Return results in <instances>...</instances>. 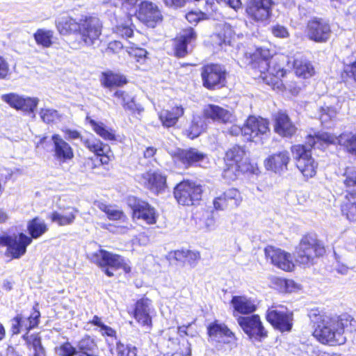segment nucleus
<instances>
[{
    "instance_id": "40",
    "label": "nucleus",
    "mask_w": 356,
    "mask_h": 356,
    "mask_svg": "<svg viewBox=\"0 0 356 356\" xmlns=\"http://www.w3.org/2000/svg\"><path fill=\"white\" fill-rule=\"evenodd\" d=\"M293 68L296 75L304 79L311 78L315 74L314 67L307 59H294Z\"/></svg>"
},
{
    "instance_id": "47",
    "label": "nucleus",
    "mask_w": 356,
    "mask_h": 356,
    "mask_svg": "<svg viewBox=\"0 0 356 356\" xmlns=\"http://www.w3.org/2000/svg\"><path fill=\"white\" fill-rule=\"evenodd\" d=\"M341 82L347 83L353 82L356 83V60L344 64L340 72Z\"/></svg>"
},
{
    "instance_id": "35",
    "label": "nucleus",
    "mask_w": 356,
    "mask_h": 356,
    "mask_svg": "<svg viewBox=\"0 0 356 356\" xmlns=\"http://www.w3.org/2000/svg\"><path fill=\"white\" fill-rule=\"evenodd\" d=\"M184 113L185 108L181 105H176L170 109L161 110L159 113V119L162 126L168 129L175 127Z\"/></svg>"
},
{
    "instance_id": "56",
    "label": "nucleus",
    "mask_w": 356,
    "mask_h": 356,
    "mask_svg": "<svg viewBox=\"0 0 356 356\" xmlns=\"http://www.w3.org/2000/svg\"><path fill=\"white\" fill-rule=\"evenodd\" d=\"M10 66L6 58L0 54V79H6L10 75Z\"/></svg>"
},
{
    "instance_id": "46",
    "label": "nucleus",
    "mask_w": 356,
    "mask_h": 356,
    "mask_svg": "<svg viewBox=\"0 0 356 356\" xmlns=\"http://www.w3.org/2000/svg\"><path fill=\"white\" fill-rule=\"evenodd\" d=\"M93 326H97L99 328V332L103 337H111L113 339H117V332L116 330L104 324L102 321V319L100 316L97 315H95L92 316V319H90L88 323Z\"/></svg>"
},
{
    "instance_id": "57",
    "label": "nucleus",
    "mask_w": 356,
    "mask_h": 356,
    "mask_svg": "<svg viewBox=\"0 0 356 356\" xmlns=\"http://www.w3.org/2000/svg\"><path fill=\"white\" fill-rule=\"evenodd\" d=\"M124 48L122 43L119 40H113L108 42L106 51L108 54H119Z\"/></svg>"
},
{
    "instance_id": "4",
    "label": "nucleus",
    "mask_w": 356,
    "mask_h": 356,
    "mask_svg": "<svg viewBox=\"0 0 356 356\" xmlns=\"http://www.w3.org/2000/svg\"><path fill=\"white\" fill-rule=\"evenodd\" d=\"M26 230L29 235L20 232L13 236L7 234H0V247H6L5 255L11 259H17L24 255L27 247L33 242L42 236L49 230V226L39 216H35L27 221Z\"/></svg>"
},
{
    "instance_id": "19",
    "label": "nucleus",
    "mask_w": 356,
    "mask_h": 356,
    "mask_svg": "<svg viewBox=\"0 0 356 356\" xmlns=\"http://www.w3.org/2000/svg\"><path fill=\"white\" fill-rule=\"evenodd\" d=\"M264 256L273 266L284 271L292 272L295 270L291 253L272 245L266 246L264 249Z\"/></svg>"
},
{
    "instance_id": "14",
    "label": "nucleus",
    "mask_w": 356,
    "mask_h": 356,
    "mask_svg": "<svg viewBox=\"0 0 356 356\" xmlns=\"http://www.w3.org/2000/svg\"><path fill=\"white\" fill-rule=\"evenodd\" d=\"M153 311L152 300L143 296L135 301L128 314L140 327L149 332L153 328Z\"/></svg>"
},
{
    "instance_id": "5",
    "label": "nucleus",
    "mask_w": 356,
    "mask_h": 356,
    "mask_svg": "<svg viewBox=\"0 0 356 356\" xmlns=\"http://www.w3.org/2000/svg\"><path fill=\"white\" fill-rule=\"evenodd\" d=\"M245 145L234 144L228 147L222 156L221 177L228 184L244 175H257L259 168L257 163L247 157Z\"/></svg>"
},
{
    "instance_id": "8",
    "label": "nucleus",
    "mask_w": 356,
    "mask_h": 356,
    "mask_svg": "<svg viewBox=\"0 0 356 356\" xmlns=\"http://www.w3.org/2000/svg\"><path fill=\"white\" fill-rule=\"evenodd\" d=\"M314 148L307 144H296L290 147L296 166L306 179L316 175L318 163L312 156Z\"/></svg>"
},
{
    "instance_id": "2",
    "label": "nucleus",
    "mask_w": 356,
    "mask_h": 356,
    "mask_svg": "<svg viewBox=\"0 0 356 356\" xmlns=\"http://www.w3.org/2000/svg\"><path fill=\"white\" fill-rule=\"evenodd\" d=\"M313 327L312 336L321 344L338 346L346 343V334L356 332V319L348 312L331 314L314 307L307 314Z\"/></svg>"
},
{
    "instance_id": "48",
    "label": "nucleus",
    "mask_w": 356,
    "mask_h": 356,
    "mask_svg": "<svg viewBox=\"0 0 356 356\" xmlns=\"http://www.w3.org/2000/svg\"><path fill=\"white\" fill-rule=\"evenodd\" d=\"M127 51L130 57L140 63L145 62L148 55V52L145 49L141 48L133 42H130Z\"/></svg>"
},
{
    "instance_id": "33",
    "label": "nucleus",
    "mask_w": 356,
    "mask_h": 356,
    "mask_svg": "<svg viewBox=\"0 0 356 356\" xmlns=\"http://www.w3.org/2000/svg\"><path fill=\"white\" fill-rule=\"evenodd\" d=\"M169 256L176 262L188 265L191 268H195L201 260L200 251L184 248L172 250L169 252Z\"/></svg>"
},
{
    "instance_id": "29",
    "label": "nucleus",
    "mask_w": 356,
    "mask_h": 356,
    "mask_svg": "<svg viewBox=\"0 0 356 356\" xmlns=\"http://www.w3.org/2000/svg\"><path fill=\"white\" fill-rule=\"evenodd\" d=\"M291 157L287 150H282L270 154L264 161V165L267 170L275 173H281L288 170Z\"/></svg>"
},
{
    "instance_id": "51",
    "label": "nucleus",
    "mask_w": 356,
    "mask_h": 356,
    "mask_svg": "<svg viewBox=\"0 0 356 356\" xmlns=\"http://www.w3.org/2000/svg\"><path fill=\"white\" fill-rule=\"evenodd\" d=\"M40 312L38 309V303L35 302V305L33 307V312L26 318L28 323L24 324V327L26 330V333L29 334V332L31 330L38 326L40 323Z\"/></svg>"
},
{
    "instance_id": "44",
    "label": "nucleus",
    "mask_w": 356,
    "mask_h": 356,
    "mask_svg": "<svg viewBox=\"0 0 356 356\" xmlns=\"http://www.w3.org/2000/svg\"><path fill=\"white\" fill-rule=\"evenodd\" d=\"M206 129V124H204V119L201 116L193 117L191 124L185 131V136L193 140L197 138Z\"/></svg>"
},
{
    "instance_id": "12",
    "label": "nucleus",
    "mask_w": 356,
    "mask_h": 356,
    "mask_svg": "<svg viewBox=\"0 0 356 356\" xmlns=\"http://www.w3.org/2000/svg\"><path fill=\"white\" fill-rule=\"evenodd\" d=\"M200 76L202 86L209 90L222 88L227 83V72L221 64L210 63L202 66Z\"/></svg>"
},
{
    "instance_id": "59",
    "label": "nucleus",
    "mask_w": 356,
    "mask_h": 356,
    "mask_svg": "<svg viewBox=\"0 0 356 356\" xmlns=\"http://www.w3.org/2000/svg\"><path fill=\"white\" fill-rule=\"evenodd\" d=\"M139 0H121V8L125 10L128 15L134 10Z\"/></svg>"
},
{
    "instance_id": "43",
    "label": "nucleus",
    "mask_w": 356,
    "mask_h": 356,
    "mask_svg": "<svg viewBox=\"0 0 356 356\" xmlns=\"http://www.w3.org/2000/svg\"><path fill=\"white\" fill-rule=\"evenodd\" d=\"M54 35L52 30L38 29L33 33V38L38 46L49 48L54 44Z\"/></svg>"
},
{
    "instance_id": "54",
    "label": "nucleus",
    "mask_w": 356,
    "mask_h": 356,
    "mask_svg": "<svg viewBox=\"0 0 356 356\" xmlns=\"http://www.w3.org/2000/svg\"><path fill=\"white\" fill-rule=\"evenodd\" d=\"M270 32L274 37L277 38H287L290 35L286 27L279 24L272 26Z\"/></svg>"
},
{
    "instance_id": "38",
    "label": "nucleus",
    "mask_w": 356,
    "mask_h": 356,
    "mask_svg": "<svg viewBox=\"0 0 356 356\" xmlns=\"http://www.w3.org/2000/svg\"><path fill=\"white\" fill-rule=\"evenodd\" d=\"M337 145L346 154L356 156V132L343 131L338 136Z\"/></svg>"
},
{
    "instance_id": "28",
    "label": "nucleus",
    "mask_w": 356,
    "mask_h": 356,
    "mask_svg": "<svg viewBox=\"0 0 356 356\" xmlns=\"http://www.w3.org/2000/svg\"><path fill=\"white\" fill-rule=\"evenodd\" d=\"M230 304L232 307L234 316H249L253 314L257 309V304L254 298L244 295L233 296Z\"/></svg>"
},
{
    "instance_id": "32",
    "label": "nucleus",
    "mask_w": 356,
    "mask_h": 356,
    "mask_svg": "<svg viewBox=\"0 0 356 356\" xmlns=\"http://www.w3.org/2000/svg\"><path fill=\"white\" fill-rule=\"evenodd\" d=\"M204 120H211L214 122L227 124L232 122V113L218 105L209 104L202 110V116Z\"/></svg>"
},
{
    "instance_id": "55",
    "label": "nucleus",
    "mask_w": 356,
    "mask_h": 356,
    "mask_svg": "<svg viewBox=\"0 0 356 356\" xmlns=\"http://www.w3.org/2000/svg\"><path fill=\"white\" fill-rule=\"evenodd\" d=\"M186 19L191 24H197L200 21L207 19L206 14L203 12L189 11L186 15Z\"/></svg>"
},
{
    "instance_id": "37",
    "label": "nucleus",
    "mask_w": 356,
    "mask_h": 356,
    "mask_svg": "<svg viewBox=\"0 0 356 356\" xmlns=\"http://www.w3.org/2000/svg\"><path fill=\"white\" fill-rule=\"evenodd\" d=\"M65 213H60L56 211H52L49 216L51 222L56 223L60 227L70 225L76 220L78 209L73 207H67Z\"/></svg>"
},
{
    "instance_id": "22",
    "label": "nucleus",
    "mask_w": 356,
    "mask_h": 356,
    "mask_svg": "<svg viewBox=\"0 0 356 356\" xmlns=\"http://www.w3.org/2000/svg\"><path fill=\"white\" fill-rule=\"evenodd\" d=\"M307 37L315 42H326L332 33L330 24L320 17H314L306 25Z\"/></svg>"
},
{
    "instance_id": "41",
    "label": "nucleus",
    "mask_w": 356,
    "mask_h": 356,
    "mask_svg": "<svg viewBox=\"0 0 356 356\" xmlns=\"http://www.w3.org/2000/svg\"><path fill=\"white\" fill-rule=\"evenodd\" d=\"M86 121L91 127L93 131L104 140L110 141L116 140L115 133L111 129H107L102 122H98L90 116H86Z\"/></svg>"
},
{
    "instance_id": "10",
    "label": "nucleus",
    "mask_w": 356,
    "mask_h": 356,
    "mask_svg": "<svg viewBox=\"0 0 356 356\" xmlns=\"http://www.w3.org/2000/svg\"><path fill=\"white\" fill-rule=\"evenodd\" d=\"M265 318L275 330L282 333L290 332L293 326V313L282 305H272L268 307Z\"/></svg>"
},
{
    "instance_id": "62",
    "label": "nucleus",
    "mask_w": 356,
    "mask_h": 356,
    "mask_svg": "<svg viewBox=\"0 0 356 356\" xmlns=\"http://www.w3.org/2000/svg\"><path fill=\"white\" fill-rule=\"evenodd\" d=\"M13 321L15 322L11 327V331L13 334H18L20 332L22 325V316L21 315H17L13 318Z\"/></svg>"
},
{
    "instance_id": "16",
    "label": "nucleus",
    "mask_w": 356,
    "mask_h": 356,
    "mask_svg": "<svg viewBox=\"0 0 356 356\" xmlns=\"http://www.w3.org/2000/svg\"><path fill=\"white\" fill-rule=\"evenodd\" d=\"M273 0H247L245 13L250 21L256 23H266L273 14Z\"/></svg>"
},
{
    "instance_id": "53",
    "label": "nucleus",
    "mask_w": 356,
    "mask_h": 356,
    "mask_svg": "<svg viewBox=\"0 0 356 356\" xmlns=\"http://www.w3.org/2000/svg\"><path fill=\"white\" fill-rule=\"evenodd\" d=\"M122 106L125 111H129L132 114H140L144 111V108L140 105L136 104L134 98L131 97L124 102Z\"/></svg>"
},
{
    "instance_id": "39",
    "label": "nucleus",
    "mask_w": 356,
    "mask_h": 356,
    "mask_svg": "<svg viewBox=\"0 0 356 356\" xmlns=\"http://www.w3.org/2000/svg\"><path fill=\"white\" fill-rule=\"evenodd\" d=\"M23 340L29 349H32L33 356H47L46 351L42 343V338L39 332L33 334L25 333L22 336Z\"/></svg>"
},
{
    "instance_id": "25",
    "label": "nucleus",
    "mask_w": 356,
    "mask_h": 356,
    "mask_svg": "<svg viewBox=\"0 0 356 356\" xmlns=\"http://www.w3.org/2000/svg\"><path fill=\"white\" fill-rule=\"evenodd\" d=\"M207 158V154L194 147L178 148L172 154L174 161L183 165L185 168L196 166Z\"/></svg>"
},
{
    "instance_id": "17",
    "label": "nucleus",
    "mask_w": 356,
    "mask_h": 356,
    "mask_svg": "<svg viewBox=\"0 0 356 356\" xmlns=\"http://www.w3.org/2000/svg\"><path fill=\"white\" fill-rule=\"evenodd\" d=\"M134 15L147 28L154 29L163 21V16L159 6L150 1H142L136 9Z\"/></svg>"
},
{
    "instance_id": "13",
    "label": "nucleus",
    "mask_w": 356,
    "mask_h": 356,
    "mask_svg": "<svg viewBox=\"0 0 356 356\" xmlns=\"http://www.w3.org/2000/svg\"><path fill=\"white\" fill-rule=\"evenodd\" d=\"M202 186L190 179H183L175 185L173 195L179 204L193 206L202 199Z\"/></svg>"
},
{
    "instance_id": "49",
    "label": "nucleus",
    "mask_w": 356,
    "mask_h": 356,
    "mask_svg": "<svg viewBox=\"0 0 356 356\" xmlns=\"http://www.w3.org/2000/svg\"><path fill=\"white\" fill-rule=\"evenodd\" d=\"M115 356H136L138 348L131 344H125L121 341L115 343Z\"/></svg>"
},
{
    "instance_id": "61",
    "label": "nucleus",
    "mask_w": 356,
    "mask_h": 356,
    "mask_svg": "<svg viewBox=\"0 0 356 356\" xmlns=\"http://www.w3.org/2000/svg\"><path fill=\"white\" fill-rule=\"evenodd\" d=\"M343 0H330V1H337L342 3ZM349 5L346 9H344V13L347 15L355 16L356 15V0H348Z\"/></svg>"
},
{
    "instance_id": "58",
    "label": "nucleus",
    "mask_w": 356,
    "mask_h": 356,
    "mask_svg": "<svg viewBox=\"0 0 356 356\" xmlns=\"http://www.w3.org/2000/svg\"><path fill=\"white\" fill-rule=\"evenodd\" d=\"M299 289V285L292 279L285 278L282 293H292Z\"/></svg>"
},
{
    "instance_id": "36",
    "label": "nucleus",
    "mask_w": 356,
    "mask_h": 356,
    "mask_svg": "<svg viewBox=\"0 0 356 356\" xmlns=\"http://www.w3.org/2000/svg\"><path fill=\"white\" fill-rule=\"evenodd\" d=\"M101 85L105 88H119L128 83L127 76L111 70L102 72L99 76Z\"/></svg>"
},
{
    "instance_id": "11",
    "label": "nucleus",
    "mask_w": 356,
    "mask_h": 356,
    "mask_svg": "<svg viewBox=\"0 0 356 356\" xmlns=\"http://www.w3.org/2000/svg\"><path fill=\"white\" fill-rule=\"evenodd\" d=\"M127 202L134 220H142L148 225L156 223L159 217L156 209L147 200L131 195L127 197Z\"/></svg>"
},
{
    "instance_id": "26",
    "label": "nucleus",
    "mask_w": 356,
    "mask_h": 356,
    "mask_svg": "<svg viewBox=\"0 0 356 356\" xmlns=\"http://www.w3.org/2000/svg\"><path fill=\"white\" fill-rule=\"evenodd\" d=\"M274 132L282 138H290L297 131L296 125L288 113L284 111H278L272 115Z\"/></svg>"
},
{
    "instance_id": "42",
    "label": "nucleus",
    "mask_w": 356,
    "mask_h": 356,
    "mask_svg": "<svg viewBox=\"0 0 356 356\" xmlns=\"http://www.w3.org/2000/svg\"><path fill=\"white\" fill-rule=\"evenodd\" d=\"M98 209L104 212L107 218L111 221H122L124 222L127 219V215L122 210L117 209L111 204H107L104 202H99L97 204Z\"/></svg>"
},
{
    "instance_id": "31",
    "label": "nucleus",
    "mask_w": 356,
    "mask_h": 356,
    "mask_svg": "<svg viewBox=\"0 0 356 356\" xmlns=\"http://www.w3.org/2000/svg\"><path fill=\"white\" fill-rule=\"evenodd\" d=\"M83 145L93 153L102 165H108L111 161L113 153L110 146L98 138H86L83 141Z\"/></svg>"
},
{
    "instance_id": "6",
    "label": "nucleus",
    "mask_w": 356,
    "mask_h": 356,
    "mask_svg": "<svg viewBox=\"0 0 356 356\" xmlns=\"http://www.w3.org/2000/svg\"><path fill=\"white\" fill-rule=\"evenodd\" d=\"M325 252V246L318 234L315 232H308L302 235L295 247L293 255L300 266L307 268L315 264Z\"/></svg>"
},
{
    "instance_id": "50",
    "label": "nucleus",
    "mask_w": 356,
    "mask_h": 356,
    "mask_svg": "<svg viewBox=\"0 0 356 356\" xmlns=\"http://www.w3.org/2000/svg\"><path fill=\"white\" fill-rule=\"evenodd\" d=\"M54 352L58 356H77L76 346H74L70 341L60 343L55 347Z\"/></svg>"
},
{
    "instance_id": "64",
    "label": "nucleus",
    "mask_w": 356,
    "mask_h": 356,
    "mask_svg": "<svg viewBox=\"0 0 356 356\" xmlns=\"http://www.w3.org/2000/svg\"><path fill=\"white\" fill-rule=\"evenodd\" d=\"M66 138L70 140H75L81 138V133L76 129H65L63 130Z\"/></svg>"
},
{
    "instance_id": "30",
    "label": "nucleus",
    "mask_w": 356,
    "mask_h": 356,
    "mask_svg": "<svg viewBox=\"0 0 356 356\" xmlns=\"http://www.w3.org/2000/svg\"><path fill=\"white\" fill-rule=\"evenodd\" d=\"M53 142V156L59 163H67L74 157V149L59 134L51 136Z\"/></svg>"
},
{
    "instance_id": "60",
    "label": "nucleus",
    "mask_w": 356,
    "mask_h": 356,
    "mask_svg": "<svg viewBox=\"0 0 356 356\" xmlns=\"http://www.w3.org/2000/svg\"><path fill=\"white\" fill-rule=\"evenodd\" d=\"M285 278L280 277H272L270 278V283L272 284V287L279 291L280 293H282V289L284 288Z\"/></svg>"
},
{
    "instance_id": "34",
    "label": "nucleus",
    "mask_w": 356,
    "mask_h": 356,
    "mask_svg": "<svg viewBox=\"0 0 356 356\" xmlns=\"http://www.w3.org/2000/svg\"><path fill=\"white\" fill-rule=\"evenodd\" d=\"M306 144L313 148H325L330 145L337 144L338 136L326 132L317 131L314 134H307L305 136Z\"/></svg>"
},
{
    "instance_id": "1",
    "label": "nucleus",
    "mask_w": 356,
    "mask_h": 356,
    "mask_svg": "<svg viewBox=\"0 0 356 356\" xmlns=\"http://www.w3.org/2000/svg\"><path fill=\"white\" fill-rule=\"evenodd\" d=\"M277 51L270 46H257L246 51L244 57L252 73L264 83L277 92L288 90L291 94L298 95L301 87L295 81L288 80L290 72L278 62H273Z\"/></svg>"
},
{
    "instance_id": "18",
    "label": "nucleus",
    "mask_w": 356,
    "mask_h": 356,
    "mask_svg": "<svg viewBox=\"0 0 356 356\" xmlns=\"http://www.w3.org/2000/svg\"><path fill=\"white\" fill-rule=\"evenodd\" d=\"M197 33L193 27L183 29L172 39L173 54L176 58L186 57L195 44Z\"/></svg>"
},
{
    "instance_id": "20",
    "label": "nucleus",
    "mask_w": 356,
    "mask_h": 356,
    "mask_svg": "<svg viewBox=\"0 0 356 356\" xmlns=\"http://www.w3.org/2000/svg\"><path fill=\"white\" fill-rule=\"evenodd\" d=\"M270 132L269 121L260 116L250 115L242 125V135L250 141Z\"/></svg>"
},
{
    "instance_id": "21",
    "label": "nucleus",
    "mask_w": 356,
    "mask_h": 356,
    "mask_svg": "<svg viewBox=\"0 0 356 356\" xmlns=\"http://www.w3.org/2000/svg\"><path fill=\"white\" fill-rule=\"evenodd\" d=\"M236 321L243 332L250 338L261 340L267 337L268 332L265 330L258 314L239 316Z\"/></svg>"
},
{
    "instance_id": "15",
    "label": "nucleus",
    "mask_w": 356,
    "mask_h": 356,
    "mask_svg": "<svg viewBox=\"0 0 356 356\" xmlns=\"http://www.w3.org/2000/svg\"><path fill=\"white\" fill-rule=\"evenodd\" d=\"M242 196L238 189L230 188L213 199V209L211 211L210 222L215 220V213L220 211H229L236 209L242 202Z\"/></svg>"
},
{
    "instance_id": "27",
    "label": "nucleus",
    "mask_w": 356,
    "mask_h": 356,
    "mask_svg": "<svg viewBox=\"0 0 356 356\" xmlns=\"http://www.w3.org/2000/svg\"><path fill=\"white\" fill-rule=\"evenodd\" d=\"M207 334L209 339L213 341H220L223 340L225 343H234L237 341V337L234 332H232L228 326L220 323L218 320H214L207 326Z\"/></svg>"
},
{
    "instance_id": "23",
    "label": "nucleus",
    "mask_w": 356,
    "mask_h": 356,
    "mask_svg": "<svg viewBox=\"0 0 356 356\" xmlns=\"http://www.w3.org/2000/svg\"><path fill=\"white\" fill-rule=\"evenodd\" d=\"M140 178L143 186L156 195L163 193L168 188L167 175L159 170H147Z\"/></svg>"
},
{
    "instance_id": "9",
    "label": "nucleus",
    "mask_w": 356,
    "mask_h": 356,
    "mask_svg": "<svg viewBox=\"0 0 356 356\" xmlns=\"http://www.w3.org/2000/svg\"><path fill=\"white\" fill-rule=\"evenodd\" d=\"M343 184L345 195L340 205L341 214L350 221H356V168L346 170Z\"/></svg>"
},
{
    "instance_id": "7",
    "label": "nucleus",
    "mask_w": 356,
    "mask_h": 356,
    "mask_svg": "<svg viewBox=\"0 0 356 356\" xmlns=\"http://www.w3.org/2000/svg\"><path fill=\"white\" fill-rule=\"evenodd\" d=\"M89 259L108 277L114 276L113 270L122 269L125 273H130L131 271V267L122 255L104 249H99L92 252Z\"/></svg>"
},
{
    "instance_id": "52",
    "label": "nucleus",
    "mask_w": 356,
    "mask_h": 356,
    "mask_svg": "<svg viewBox=\"0 0 356 356\" xmlns=\"http://www.w3.org/2000/svg\"><path fill=\"white\" fill-rule=\"evenodd\" d=\"M40 115L42 120L47 124L54 123L59 117L57 111L49 108H42Z\"/></svg>"
},
{
    "instance_id": "24",
    "label": "nucleus",
    "mask_w": 356,
    "mask_h": 356,
    "mask_svg": "<svg viewBox=\"0 0 356 356\" xmlns=\"http://www.w3.org/2000/svg\"><path fill=\"white\" fill-rule=\"evenodd\" d=\"M1 99L11 108L29 114L34 113L38 104V98L20 95L15 92L3 94Z\"/></svg>"
},
{
    "instance_id": "45",
    "label": "nucleus",
    "mask_w": 356,
    "mask_h": 356,
    "mask_svg": "<svg viewBox=\"0 0 356 356\" xmlns=\"http://www.w3.org/2000/svg\"><path fill=\"white\" fill-rule=\"evenodd\" d=\"M132 16L131 14H129L127 22L116 24L113 29V32L122 38H132L134 35V29L135 28L132 21Z\"/></svg>"
},
{
    "instance_id": "63",
    "label": "nucleus",
    "mask_w": 356,
    "mask_h": 356,
    "mask_svg": "<svg viewBox=\"0 0 356 356\" xmlns=\"http://www.w3.org/2000/svg\"><path fill=\"white\" fill-rule=\"evenodd\" d=\"M165 5L170 8H181L185 6L188 0H163Z\"/></svg>"
},
{
    "instance_id": "3",
    "label": "nucleus",
    "mask_w": 356,
    "mask_h": 356,
    "mask_svg": "<svg viewBox=\"0 0 356 356\" xmlns=\"http://www.w3.org/2000/svg\"><path fill=\"white\" fill-rule=\"evenodd\" d=\"M55 26L62 35H74L79 37V40L68 42L72 49H79L83 46H93L102 35V27L99 19L91 15H81L79 19L69 15L60 16L56 19Z\"/></svg>"
}]
</instances>
